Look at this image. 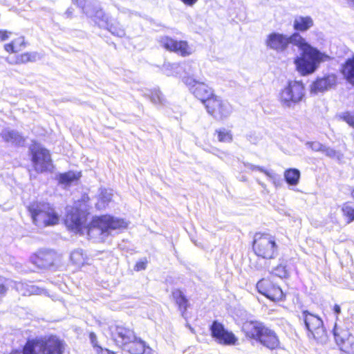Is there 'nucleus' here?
Wrapping results in <instances>:
<instances>
[{
	"label": "nucleus",
	"instance_id": "f257e3e1",
	"mask_svg": "<svg viewBox=\"0 0 354 354\" xmlns=\"http://www.w3.org/2000/svg\"><path fill=\"white\" fill-rule=\"evenodd\" d=\"M265 43L268 48L279 53H283L290 44L297 46L301 53L295 59L294 62L297 70L303 75L313 73L322 62L329 58L327 55L310 45L298 32L288 36L273 32L267 36Z\"/></svg>",
	"mask_w": 354,
	"mask_h": 354
},
{
	"label": "nucleus",
	"instance_id": "f03ea898",
	"mask_svg": "<svg viewBox=\"0 0 354 354\" xmlns=\"http://www.w3.org/2000/svg\"><path fill=\"white\" fill-rule=\"evenodd\" d=\"M127 223L120 218L111 215H102L93 218L86 227L89 239L95 242H102L110 235L113 230L126 228Z\"/></svg>",
	"mask_w": 354,
	"mask_h": 354
},
{
	"label": "nucleus",
	"instance_id": "7ed1b4c3",
	"mask_svg": "<svg viewBox=\"0 0 354 354\" xmlns=\"http://www.w3.org/2000/svg\"><path fill=\"white\" fill-rule=\"evenodd\" d=\"M28 209L33 223L38 227L52 226L59 222L58 214L53 206L48 203H32Z\"/></svg>",
	"mask_w": 354,
	"mask_h": 354
},
{
	"label": "nucleus",
	"instance_id": "20e7f679",
	"mask_svg": "<svg viewBox=\"0 0 354 354\" xmlns=\"http://www.w3.org/2000/svg\"><path fill=\"white\" fill-rule=\"evenodd\" d=\"M300 321H302L308 337L316 340L321 344L326 343L328 339L326 331L324 327L322 319L317 315L308 310H303L299 315Z\"/></svg>",
	"mask_w": 354,
	"mask_h": 354
},
{
	"label": "nucleus",
	"instance_id": "39448f33",
	"mask_svg": "<svg viewBox=\"0 0 354 354\" xmlns=\"http://www.w3.org/2000/svg\"><path fill=\"white\" fill-rule=\"evenodd\" d=\"M253 250L263 259H274L278 253L275 238L268 234L257 233L253 241Z\"/></svg>",
	"mask_w": 354,
	"mask_h": 354
},
{
	"label": "nucleus",
	"instance_id": "423d86ee",
	"mask_svg": "<svg viewBox=\"0 0 354 354\" xmlns=\"http://www.w3.org/2000/svg\"><path fill=\"white\" fill-rule=\"evenodd\" d=\"M305 96V88L301 81H288L280 93V102L284 107L294 108Z\"/></svg>",
	"mask_w": 354,
	"mask_h": 354
},
{
	"label": "nucleus",
	"instance_id": "0eeeda50",
	"mask_svg": "<svg viewBox=\"0 0 354 354\" xmlns=\"http://www.w3.org/2000/svg\"><path fill=\"white\" fill-rule=\"evenodd\" d=\"M29 150L33 167L37 172L42 173L52 168V160L48 150L39 144L31 145Z\"/></svg>",
	"mask_w": 354,
	"mask_h": 354
},
{
	"label": "nucleus",
	"instance_id": "6e6552de",
	"mask_svg": "<svg viewBox=\"0 0 354 354\" xmlns=\"http://www.w3.org/2000/svg\"><path fill=\"white\" fill-rule=\"evenodd\" d=\"M207 113L216 120L227 118L232 113L231 105L216 95H213L205 101Z\"/></svg>",
	"mask_w": 354,
	"mask_h": 354
},
{
	"label": "nucleus",
	"instance_id": "1a4fd4ad",
	"mask_svg": "<svg viewBox=\"0 0 354 354\" xmlns=\"http://www.w3.org/2000/svg\"><path fill=\"white\" fill-rule=\"evenodd\" d=\"M211 335L220 344L232 346L236 345L238 338L235 335L227 330L223 324L218 321H214L210 326Z\"/></svg>",
	"mask_w": 354,
	"mask_h": 354
},
{
	"label": "nucleus",
	"instance_id": "9d476101",
	"mask_svg": "<svg viewBox=\"0 0 354 354\" xmlns=\"http://www.w3.org/2000/svg\"><path fill=\"white\" fill-rule=\"evenodd\" d=\"M333 333L335 340L340 349L345 353L353 354L354 336L348 330L337 326L336 324Z\"/></svg>",
	"mask_w": 354,
	"mask_h": 354
},
{
	"label": "nucleus",
	"instance_id": "9b49d317",
	"mask_svg": "<svg viewBox=\"0 0 354 354\" xmlns=\"http://www.w3.org/2000/svg\"><path fill=\"white\" fill-rule=\"evenodd\" d=\"M39 351L41 354H63L65 344L55 335H50L39 341Z\"/></svg>",
	"mask_w": 354,
	"mask_h": 354
},
{
	"label": "nucleus",
	"instance_id": "f8f14e48",
	"mask_svg": "<svg viewBox=\"0 0 354 354\" xmlns=\"http://www.w3.org/2000/svg\"><path fill=\"white\" fill-rule=\"evenodd\" d=\"M158 41L165 49L180 54L181 56L185 57L192 54V48L185 41H177L168 36L160 37Z\"/></svg>",
	"mask_w": 354,
	"mask_h": 354
},
{
	"label": "nucleus",
	"instance_id": "ddd939ff",
	"mask_svg": "<svg viewBox=\"0 0 354 354\" xmlns=\"http://www.w3.org/2000/svg\"><path fill=\"white\" fill-rule=\"evenodd\" d=\"M184 83L189 86L190 91L196 98L200 100L203 104H205L206 99H209V97L214 95L211 88L195 78L189 77L185 79Z\"/></svg>",
	"mask_w": 354,
	"mask_h": 354
},
{
	"label": "nucleus",
	"instance_id": "4468645a",
	"mask_svg": "<svg viewBox=\"0 0 354 354\" xmlns=\"http://www.w3.org/2000/svg\"><path fill=\"white\" fill-rule=\"evenodd\" d=\"M111 335L116 344L124 348L132 339H135L134 331L123 325L115 324L110 328Z\"/></svg>",
	"mask_w": 354,
	"mask_h": 354
},
{
	"label": "nucleus",
	"instance_id": "2eb2a0df",
	"mask_svg": "<svg viewBox=\"0 0 354 354\" xmlns=\"http://www.w3.org/2000/svg\"><path fill=\"white\" fill-rule=\"evenodd\" d=\"M85 214L77 208L67 209L65 223L67 227L75 232H81L85 223Z\"/></svg>",
	"mask_w": 354,
	"mask_h": 354
},
{
	"label": "nucleus",
	"instance_id": "dca6fc26",
	"mask_svg": "<svg viewBox=\"0 0 354 354\" xmlns=\"http://www.w3.org/2000/svg\"><path fill=\"white\" fill-rule=\"evenodd\" d=\"M55 252L49 250H40L30 257V261L39 268H48L53 264Z\"/></svg>",
	"mask_w": 354,
	"mask_h": 354
},
{
	"label": "nucleus",
	"instance_id": "f3484780",
	"mask_svg": "<svg viewBox=\"0 0 354 354\" xmlns=\"http://www.w3.org/2000/svg\"><path fill=\"white\" fill-rule=\"evenodd\" d=\"M242 330L247 337L259 340L263 333L266 331V327L261 322L248 321L243 324Z\"/></svg>",
	"mask_w": 354,
	"mask_h": 354
},
{
	"label": "nucleus",
	"instance_id": "a211bd4d",
	"mask_svg": "<svg viewBox=\"0 0 354 354\" xmlns=\"http://www.w3.org/2000/svg\"><path fill=\"white\" fill-rule=\"evenodd\" d=\"M337 77L335 75L331 74L322 78H318L315 81L311 86V91L315 93L323 92L331 88L336 84Z\"/></svg>",
	"mask_w": 354,
	"mask_h": 354
},
{
	"label": "nucleus",
	"instance_id": "6ab92c4d",
	"mask_svg": "<svg viewBox=\"0 0 354 354\" xmlns=\"http://www.w3.org/2000/svg\"><path fill=\"white\" fill-rule=\"evenodd\" d=\"M0 136L6 142L10 143L12 145L19 146L23 145L24 142V138L21 133L10 128L3 129L1 131Z\"/></svg>",
	"mask_w": 354,
	"mask_h": 354
},
{
	"label": "nucleus",
	"instance_id": "aec40b11",
	"mask_svg": "<svg viewBox=\"0 0 354 354\" xmlns=\"http://www.w3.org/2000/svg\"><path fill=\"white\" fill-rule=\"evenodd\" d=\"M180 64V70L183 71L185 75L183 77V81L189 77L196 79L201 74L199 64L196 61L188 60Z\"/></svg>",
	"mask_w": 354,
	"mask_h": 354
},
{
	"label": "nucleus",
	"instance_id": "412c9836",
	"mask_svg": "<svg viewBox=\"0 0 354 354\" xmlns=\"http://www.w3.org/2000/svg\"><path fill=\"white\" fill-rule=\"evenodd\" d=\"M123 350L128 351L131 354H143L147 351H151V348L147 346L146 343L140 338L135 336V339H132L129 344H127Z\"/></svg>",
	"mask_w": 354,
	"mask_h": 354
},
{
	"label": "nucleus",
	"instance_id": "4be33fe9",
	"mask_svg": "<svg viewBox=\"0 0 354 354\" xmlns=\"http://www.w3.org/2000/svg\"><path fill=\"white\" fill-rule=\"evenodd\" d=\"M259 341L263 346L270 349H274L279 346V342L275 333L266 327V331H264Z\"/></svg>",
	"mask_w": 354,
	"mask_h": 354
},
{
	"label": "nucleus",
	"instance_id": "5701e85b",
	"mask_svg": "<svg viewBox=\"0 0 354 354\" xmlns=\"http://www.w3.org/2000/svg\"><path fill=\"white\" fill-rule=\"evenodd\" d=\"M245 166L251 170H258L266 174L268 179L272 181L275 187H279L281 185L282 180L279 175L277 174L272 170H267L263 167L257 166L250 163H248Z\"/></svg>",
	"mask_w": 354,
	"mask_h": 354
},
{
	"label": "nucleus",
	"instance_id": "b1692460",
	"mask_svg": "<svg viewBox=\"0 0 354 354\" xmlns=\"http://www.w3.org/2000/svg\"><path fill=\"white\" fill-rule=\"evenodd\" d=\"M313 24V20L310 16H296L293 21L294 29L300 32L308 30Z\"/></svg>",
	"mask_w": 354,
	"mask_h": 354
},
{
	"label": "nucleus",
	"instance_id": "393cba45",
	"mask_svg": "<svg viewBox=\"0 0 354 354\" xmlns=\"http://www.w3.org/2000/svg\"><path fill=\"white\" fill-rule=\"evenodd\" d=\"M342 73L346 80L354 86V55L342 65Z\"/></svg>",
	"mask_w": 354,
	"mask_h": 354
},
{
	"label": "nucleus",
	"instance_id": "a878e982",
	"mask_svg": "<svg viewBox=\"0 0 354 354\" xmlns=\"http://www.w3.org/2000/svg\"><path fill=\"white\" fill-rule=\"evenodd\" d=\"M79 178L80 175L78 173L69 171L67 172L59 174L56 177V179L60 185L66 187L71 185L72 183L78 180Z\"/></svg>",
	"mask_w": 354,
	"mask_h": 354
},
{
	"label": "nucleus",
	"instance_id": "bb28decb",
	"mask_svg": "<svg viewBox=\"0 0 354 354\" xmlns=\"http://www.w3.org/2000/svg\"><path fill=\"white\" fill-rule=\"evenodd\" d=\"M16 289L23 295H39L44 291L43 289H41L34 285L25 284L21 282L16 283Z\"/></svg>",
	"mask_w": 354,
	"mask_h": 354
},
{
	"label": "nucleus",
	"instance_id": "cd10ccee",
	"mask_svg": "<svg viewBox=\"0 0 354 354\" xmlns=\"http://www.w3.org/2000/svg\"><path fill=\"white\" fill-rule=\"evenodd\" d=\"M300 171L295 168H290L284 171V179L290 186H296L300 179Z\"/></svg>",
	"mask_w": 354,
	"mask_h": 354
},
{
	"label": "nucleus",
	"instance_id": "c85d7f7f",
	"mask_svg": "<svg viewBox=\"0 0 354 354\" xmlns=\"http://www.w3.org/2000/svg\"><path fill=\"white\" fill-rule=\"evenodd\" d=\"M113 196L112 190L111 189H102L99 196V199L96 203V207L98 209H102L108 205L111 201Z\"/></svg>",
	"mask_w": 354,
	"mask_h": 354
},
{
	"label": "nucleus",
	"instance_id": "c756f323",
	"mask_svg": "<svg viewBox=\"0 0 354 354\" xmlns=\"http://www.w3.org/2000/svg\"><path fill=\"white\" fill-rule=\"evenodd\" d=\"M84 12L88 17L91 18L95 24H97V21H99L100 17H104L105 15L104 12L98 5H93L89 9H84Z\"/></svg>",
	"mask_w": 354,
	"mask_h": 354
},
{
	"label": "nucleus",
	"instance_id": "7c9ffc66",
	"mask_svg": "<svg viewBox=\"0 0 354 354\" xmlns=\"http://www.w3.org/2000/svg\"><path fill=\"white\" fill-rule=\"evenodd\" d=\"M172 295L178 306L179 310L181 311L182 315L184 316V313L186 311L188 305L187 299L183 292L179 290H174Z\"/></svg>",
	"mask_w": 354,
	"mask_h": 354
},
{
	"label": "nucleus",
	"instance_id": "2f4dec72",
	"mask_svg": "<svg viewBox=\"0 0 354 354\" xmlns=\"http://www.w3.org/2000/svg\"><path fill=\"white\" fill-rule=\"evenodd\" d=\"M40 59V55L37 52H27L20 55H18L16 58V64H25L29 62H35Z\"/></svg>",
	"mask_w": 354,
	"mask_h": 354
},
{
	"label": "nucleus",
	"instance_id": "473e14b6",
	"mask_svg": "<svg viewBox=\"0 0 354 354\" xmlns=\"http://www.w3.org/2000/svg\"><path fill=\"white\" fill-rule=\"evenodd\" d=\"M263 295L272 301L280 300L283 298V294L279 286L274 284L271 289L267 290V292Z\"/></svg>",
	"mask_w": 354,
	"mask_h": 354
},
{
	"label": "nucleus",
	"instance_id": "72a5a7b5",
	"mask_svg": "<svg viewBox=\"0 0 354 354\" xmlns=\"http://www.w3.org/2000/svg\"><path fill=\"white\" fill-rule=\"evenodd\" d=\"M215 134L217 135V139L221 142H231L233 136L230 130L225 128H220L216 130Z\"/></svg>",
	"mask_w": 354,
	"mask_h": 354
},
{
	"label": "nucleus",
	"instance_id": "f704fd0d",
	"mask_svg": "<svg viewBox=\"0 0 354 354\" xmlns=\"http://www.w3.org/2000/svg\"><path fill=\"white\" fill-rule=\"evenodd\" d=\"M86 256L82 249L74 250L71 253V260L77 266L83 265L86 261Z\"/></svg>",
	"mask_w": 354,
	"mask_h": 354
},
{
	"label": "nucleus",
	"instance_id": "c9c22d12",
	"mask_svg": "<svg viewBox=\"0 0 354 354\" xmlns=\"http://www.w3.org/2000/svg\"><path fill=\"white\" fill-rule=\"evenodd\" d=\"M180 64L178 63H165L162 67L164 73L167 76L180 74Z\"/></svg>",
	"mask_w": 354,
	"mask_h": 354
},
{
	"label": "nucleus",
	"instance_id": "e433bc0d",
	"mask_svg": "<svg viewBox=\"0 0 354 354\" xmlns=\"http://www.w3.org/2000/svg\"><path fill=\"white\" fill-rule=\"evenodd\" d=\"M322 153L325 154L330 158L337 160L339 162H341L344 159V155L339 151L335 150L326 145L322 151Z\"/></svg>",
	"mask_w": 354,
	"mask_h": 354
},
{
	"label": "nucleus",
	"instance_id": "4c0bfd02",
	"mask_svg": "<svg viewBox=\"0 0 354 354\" xmlns=\"http://www.w3.org/2000/svg\"><path fill=\"white\" fill-rule=\"evenodd\" d=\"M39 341L40 339L28 340L23 348V354H38L37 349L39 350Z\"/></svg>",
	"mask_w": 354,
	"mask_h": 354
},
{
	"label": "nucleus",
	"instance_id": "58836bf2",
	"mask_svg": "<svg viewBox=\"0 0 354 354\" xmlns=\"http://www.w3.org/2000/svg\"><path fill=\"white\" fill-rule=\"evenodd\" d=\"M274 284L270 279H262L257 282V288L261 294L263 295L267 290L271 289Z\"/></svg>",
	"mask_w": 354,
	"mask_h": 354
},
{
	"label": "nucleus",
	"instance_id": "ea45409f",
	"mask_svg": "<svg viewBox=\"0 0 354 354\" xmlns=\"http://www.w3.org/2000/svg\"><path fill=\"white\" fill-rule=\"evenodd\" d=\"M113 35L122 37L125 35L124 29L119 24V23L109 24L106 28Z\"/></svg>",
	"mask_w": 354,
	"mask_h": 354
},
{
	"label": "nucleus",
	"instance_id": "a19ab883",
	"mask_svg": "<svg viewBox=\"0 0 354 354\" xmlns=\"http://www.w3.org/2000/svg\"><path fill=\"white\" fill-rule=\"evenodd\" d=\"M149 97L151 101L155 104H163L164 97L158 89H154L150 91Z\"/></svg>",
	"mask_w": 354,
	"mask_h": 354
},
{
	"label": "nucleus",
	"instance_id": "79ce46f5",
	"mask_svg": "<svg viewBox=\"0 0 354 354\" xmlns=\"http://www.w3.org/2000/svg\"><path fill=\"white\" fill-rule=\"evenodd\" d=\"M343 215L347 218V223H351L354 221V208L348 203L343 205L342 207Z\"/></svg>",
	"mask_w": 354,
	"mask_h": 354
},
{
	"label": "nucleus",
	"instance_id": "37998d69",
	"mask_svg": "<svg viewBox=\"0 0 354 354\" xmlns=\"http://www.w3.org/2000/svg\"><path fill=\"white\" fill-rule=\"evenodd\" d=\"M339 118L346 122L349 126L354 128V113L351 112H344L339 115Z\"/></svg>",
	"mask_w": 354,
	"mask_h": 354
},
{
	"label": "nucleus",
	"instance_id": "c03bdc74",
	"mask_svg": "<svg viewBox=\"0 0 354 354\" xmlns=\"http://www.w3.org/2000/svg\"><path fill=\"white\" fill-rule=\"evenodd\" d=\"M309 148H310L314 151L322 152L324 149V145L322 143L315 141V142H307L306 144Z\"/></svg>",
	"mask_w": 354,
	"mask_h": 354
},
{
	"label": "nucleus",
	"instance_id": "a18cd8bd",
	"mask_svg": "<svg viewBox=\"0 0 354 354\" xmlns=\"http://www.w3.org/2000/svg\"><path fill=\"white\" fill-rule=\"evenodd\" d=\"M274 273L280 278L286 277L287 275V270L285 266L280 265L274 269Z\"/></svg>",
	"mask_w": 354,
	"mask_h": 354
},
{
	"label": "nucleus",
	"instance_id": "49530a36",
	"mask_svg": "<svg viewBox=\"0 0 354 354\" xmlns=\"http://www.w3.org/2000/svg\"><path fill=\"white\" fill-rule=\"evenodd\" d=\"M247 140L251 142L252 144H257L259 140L260 137L255 132H250L246 136Z\"/></svg>",
	"mask_w": 354,
	"mask_h": 354
},
{
	"label": "nucleus",
	"instance_id": "de8ad7c7",
	"mask_svg": "<svg viewBox=\"0 0 354 354\" xmlns=\"http://www.w3.org/2000/svg\"><path fill=\"white\" fill-rule=\"evenodd\" d=\"M147 261L146 259H142L138 261L135 265L134 270L136 271H141L146 269Z\"/></svg>",
	"mask_w": 354,
	"mask_h": 354
},
{
	"label": "nucleus",
	"instance_id": "09e8293b",
	"mask_svg": "<svg viewBox=\"0 0 354 354\" xmlns=\"http://www.w3.org/2000/svg\"><path fill=\"white\" fill-rule=\"evenodd\" d=\"M110 24L109 21V17L105 15H104V17H100L99 19V21H97V25L100 27V28H106V27H108V25Z\"/></svg>",
	"mask_w": 354,
	"mask_h": 354
},
{
	"label": "nucleus",
	"instance_id": "8fccbe9b",
	"mask_svg": "<svg viewBox=\"0 0 354 354\" xmlns=\"http://www.w3.org/2000/svg\"><path fill=\"white\" fill-rule=\"evenodd\" d=\"M13 42L16 46V50L18 51L21 50V48L25 46V39L23 37L15 39Z\"/></svg>",
	"mask_w": 354,
	"mask_h": 354
},
{
	"label": "nucleus",
	"instance_id": "3c124183",
	"mask_svg": "<svg viewBox=\"0 0 354 354\" xmlns=\"http://www.w3.org/2000/svg\"><path fill=\"white\" fill-rule=\"evenodd\" d=\"M89 338H90L91 343L93 345L95 351H97V347H101V346L97 344V339L96 335L94 333H91L89 335Z\"/></svg>",
	"mask_w": 354,
	"mask_h": 354
},
{
	"label": "nucleus",
	"instance_id": "603ef678",
	"mask_svg": "<svg viewBox=\"0 0 354 354\" xmlns=\"http://www.w3.org/2000/svg\"><path fill=\"white\" fill-rule=\"evenodd\" d=\"M4 48L8 53H15L18 51L16 50V46L13 41L11 43L6 44Z\"/></svg>",
	"mask_w": 354,
	"mask_h": 354
},
{
	"label": "nucleus",
	"instance_id": "864d4df0",
	"mask_svg": "<svg viewBox=\"0 0 354 354\" xmlns=\"http://www.w3.org/2000/svg\"><path fill=\"white\" fill-rule=\"evenodd\" d=\"M6 290L7 289L5 286V279L0 277V297H2L5 295Z\"/></svg>",
	"mask_w": 354,
	"mask_h": 354
},
{
	"label": "nucleus",
	"instance_id": "5fc2aeb1",
	"mask_svg": "<svg viewBox=\"0 0 354 354\" xmlns=\"http://www.w3.org/2000/svg\"><path fill=\"white\" fill-rule=\"evenodd\" d=\"M75 3H76L79 7L82 8V11L84 12V9L88 8L89 9L91 6H85V0H72Z\"/></svg>",
	"mask_w": 354,
	"mask_h": 354
},
{
	"label": "nucleus",
	"instance_id": "6e6d98bb",
	"mask_svg": "<svg viewBox=\"0 0 354 354\" xmlns=\"http://www.w3.org/2000/svg\"><path fill=\"white\" fill-rule=\"evenodd\" d=\"M10 32L6 30H0V41H3L8 39Z\"/></svg>",
	"mask_w": 354,
	"mask_h": 354
},
{
	"label": "nucleus",
	"instance_id": "4d7b16f0",
	"mask_svg": "<svg viewBox=\"0 0 354 354\" xmlns=\"http://www.w3.org/2000/svg\"><path fill=\"white\" fill-rule=\"evenodd\" d=\"M97 354H114L113 352L110 351L106 348H103L102 347H97V351H95Z\"/></svg>",
	"mask_w": 354,
	"mask_h": 354
},
{
	"label": "nucleus",
	"instance_id": "13d9d810",
	"mask_svg": "<svg viewBox=\"0 0 354 354\" xmlns=\"http://www.w3.org/2000/svg\"><path fill=\"white\" fill-rule=\"evenodd\" d=\"M185 5L187 6H193L198 0H180Z\"/></svg>",
	"mask_w": 354,
	"mask_h": 354
},
{
	"label": "nucleus",
	"instance_id": "bf43d9fd",
	"mask_svg": "<svg viewBox=\"0 0 354 354\" xmlns=\"http://www.w3.org/2000/svg\"><path fill=\"white\" fill-rule=\"evenodd\" d=\"M334 313L337 315L341 313V308L339 305L335 304L333 308Z\"/></svg>",
	"mask_w": 354,
	"mask_h": 354
},
{
	"label": "nucleus",
	"instance_id": "052dcab7",
	"mask_svg": "<svg viewBox=\"0 0 354 354\" xmlns=\"http://www.w3.org/2000/svg\"><path fill=\"white\" fill-rule=\"evenodd\" d=\"M71 14V11L70 9H68L67 11L66 12V15L68 17L70 16Z\"/></svg>",
	"mask_w": 354,
	"mask_h": 354
},
{
	"label": "nucleus",
	"instance_id": "680f3d73",
	"mask_svg": "<svg viewBox=\"0 0 354 354\" xmlns=\"http://www.w3.org/2000/svg\"><path fill=\"white\" fill-rule=\"evenodd\" d=\"M259 184L263 187L266 188V185L263 183L259 182Z\"/></svg>",
	"mask_w": 354,
	"mask_h": 354
},
{
	"label": "nucleus",
	"instance_id": "e2e57ef3",
	"mask_svg": "<svg viewBox=\"0 0 354 354\" xmlns=\"http://www.w3.org/2000/svg\"><path fill=\"white\" fill-rule=\"evenodd\" d=\"M118 10L121 12H126V9H124V8L120 9L118 8Z\"/></svg>",
	"mask_w": 354,
	"mask_h": 354
},
{
	"label": "nucleus",
	"instance_id": "0e129e2a",
	"mask_svg": "<svg viewBox=\"0 0 354 354\" xmlns=\"http://www.w3.org/2000/svg\"><path fill=\"white\" fill-rule=\"evenodd\" d=\"M352 196H353V198H354V189H353V192H352Z\"/></svg>",
	"mask_w": 354,
	"mask_h": 354
}]
</instances>
